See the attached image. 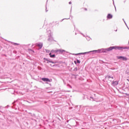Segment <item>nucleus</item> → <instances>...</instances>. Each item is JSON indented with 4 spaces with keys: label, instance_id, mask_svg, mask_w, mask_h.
<instances>
[{
    "label": "nucleus",
    "instance_id": "1",
    "mask_svg": "<svg viewBox=\"0 0 129 129\" xmlns=\"http://www.w3.org/2000/svg\"><path fill=\"white\" fill-rule=\"evenodd\" d=\"M125 49H127V48L125 47L115 46H111L109 48L104 49H103V51L109 52V51H112V50H121V51H122V50H124Z\"/></svg>",
    "mask_w": 129,
    "mask_h": 129
},
{
    "label": "nucleus",
    "instance_id": "2",
    "mask_svg": "<svg viewBox=\"0 0 129 129\" xmlns=\"http://www.w3.org/2000/svg\"><path fill=\"white\" fill-rule=\"evenodd\" d=\"M63 52H66V51L62 49H59L57 50H54V53H59L60 54H62V53H63Z\"/></svg>",
    "mask_w": 129,
    "mask_h": 129
},
{
    "label": "nucleus",
    "instance_id": "3",
    "mask_svg": "<svg viewBox=\"0 0 129 129\" xmlns=\"http://www.w3.org/2000/svg\"><path fill=\"white\" fill-rule=\"evenodd\" d=\"M117 59H122L123 61H126L127 58L124 56H117Z\"/></svg>",
    "mask_w": 129,
    "mask_h": 129
},
{
    "label": "nucleus",
    "instance_id": "4",
    "mask_svg": "<svg viewBox=\"0 0 129 129\" xmlns=\"http://www.w3.org/2000/svg\"><path fill=\"white\" fill-rule=\"evenodd\" d=\"M41 80L44 82H51V80L48 78H42Z\"/></svg>",
    "mask_w": 129,
    "mask_h": 129
},
{
    "label": "nucleus",
    "instance_id": "5",
    "mask_svg": "<svg viewBox=\"0 0 129 129\" xmlns=\"http://www.w3.org/2000/svg\"><path fill=\"white\" fill-rule=\"evenodd\" d=\"M106 78L108 79V81L111 82V80L113 79V77H111L110 76H107Z\"/></svg>",
    "mask_w": 129,
    "mask_h": 129
},
{
    "label": "nucleus",
    "instance_id": "6",
    "mask_svg": "<svg viewBox=\"0 0 129 129\" xmlns=\"http://www.w3.org/2000/svg\"><path fill=\"white\" fill-rule=\"evenodd\" d=\"M112 84L113 85V86H116V85H118V81H113Z\"/></svg>",
    "mask_w": 129,
    "mask_h": 129
},
{
    "label": "nucleus",
    "instance_id": "7",
    "mask_svg": "<svg viewBox=\"0 0 129 129\" xmlns=\"http://www.w3.org/2000/svg\"><path fill=\"white\" fill-rule=\"evenodd\" d=\"M37 46L39 49H42V47H43V43H38Z\"/></svg>",
    "mask_w": 129,
    "mask_h": 129
},
{
    "label": "nucleus",
    "instance_id": "8",
    "mask_svg": "<svg viewBox=\"0 0 129 129\" xmlns=\"http://www.w3.org/2000/svg\"><path fill=\"white\" fill-rule=\"evenodd\" d=\"M107 19H112V15L109 14L107 17Z\"/></svg>",
    "mask_w": 129,
    "mask_h": 129
},
{
    "label": "nucleus",
    "instance_id": "9",
    "mask_svg": "<svg viewBox=\"0 0 129 129\" xmlns=\"http://www.w3.org/2000/svg\"><path fill=\"white\" fill-rule=\"evenodd\" d=\"M49 55H50V57H51V58H54L55 57V54H52L51 55V53H49Z\"/></svg>",
    "mask_w": 129,
    "mask_h": 129
},
{
    "label": "nucleus",
    "instance_id": "10",
    "mask_svg": "<svg viewBox=\"0 0 129 129\" xmlns=\"http://www.w3.org/2000/svg\"><path fill=\"white\" fill-rule=\"evenodd\" d=\"M47 63H52V64H54V62H53V61H47Z\"/></svg>",
    "mask_w": 129,
    "mask_h": 129
},
{
    "label": "nucleus",
    "instance_id": "11",
    "mask_svg": "<svg viewBox=\"0 0 129 129\" xmlns=\"http://www.w3.org/2000/svg\"><path fill=\"white\" fill-rule=\"evenodd\" d=\"M74 70L75 71H77V70H78V69L77 68H75Z\"/></svg>",
    "mask_w": 129,
    "mask_h": 129
},
{
    "label": "nucleus",
    "instance_id": "12",
    "mask_svg": "<svg viewBox=\"0 0 129 129\" xmlns=\"http://www.w3.org/2000/svg\"><path fill=\"white\" fill-rule=\"evenodd\" d=\"M13 44H14V45H20V44H19V43H14Z\"/></svg>",
    "mask_w": 129,
    "mask_h": 129
},
{
    "label": "nucleus",
    "instance_id": "13",
    "mask_svg": "<svg viewBox=\"0 0 129 129\" xmlns=\"http://www.w3.org/2000/svg\"><path fill=\"white\" fill-rule=\"evenodd\" d=\"M77 63H80V60L77 59Z\"/></svg>",
    "mask_w": 129,
    "mask_h": 129
},
{
    "label": "nucleus",
    "instance_id": "14",
    "mask_svg": "<svg viewBox=\"0 0 129 129\" xmlns=\"http://www.w3.org/2000/svg\"><path fill=\"white\" fill-rule=\"evenodd\" d=\"M74 63H75V64H77V62H76V60H75V61H74Z\"/></svg>",
    "mask_w": 129,
    "mask_h": 129
},
{
    "label": "nucleus",
    "instance_id": "15",
    "mask_svg": "<svg viewBox=\"0 0 129 129\" xmlns=\"http://www.w3.org/2000/svg\"><path fill=\"white\" fill-rule=\"evenodd\" d=\"M50 66H51V67H53L55 66V65L50 64Z\"/></svg>",
    "mask_w": 129,
    "mask_h": 129
},
{
    "label": "nucleus",
    "instance_id": "16",
    "mask_svg": "<svg viewBox=\"0 0 129 129\" xmlns=\"http://www.w3.org/2000/svg\"><path fill=\"white\" fill-rule=\"evenodd\" d=\"M85 11H87V9H85Z\"/></svg>",
    "mask_w": 129,
    "mask_h": 129
},
{
    "label": "nucleus",
    "instance_id": "17",
    "mask_svg": "<svg viewBox=\"0 0 129 129\" xmlns=\"http://www.w3.org/2000/svg\"><path fill=\"white\" fill-rule=\"evenodd\" d=\"M69 4H70V5L71 4V2H70Z\"/></svg>",
    "mask_w": 129,
    "mask_h": 129
},
{
    "label": "nucleus",
    "instance_id": "18",
    "mask_svg": "<svg viewBox=\"0 0 129 129\" xmlns=\"http://www.w3.org/2000/svg\"><path fill=\"white\" fill-rule=\"evenodd\" d=\"M79 54L78 53H77L76 55H78Z\"/></svg>",
    "mask_w": 129,
    "mask_h": 129
}]
</instances>
